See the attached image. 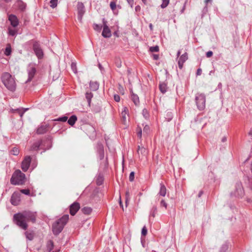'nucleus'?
Instances as JSON below:
<instances>
[{"label": "nucleus", "mask_w": 252, "mask_h": 252, "mask_svg": "<svg viewBox=\"0 0 252 252\" xmlns=\"http://www.w3.org/2000/svg\"><path fill=\"white\" fill-rule=\"evenodd\" d=\"M36 212L31 211H24L14 215L13 220L15 224L24 230L28 228L27 221L31 220L35 222L36 218Z\"/></svg>", "instance_id": "1"}, {"label": "nucleus", "mask_w": 252, "mask_h": 252, "mask_svg": "<svg viewBox=\"0 0 252 252\" xmlns=\"http://www.w3.org/2000/svg\"><path fill=\"white\" fill-rule=\"evenodd\" d=\"M2 83L6 88L11 92H14L16 88L15 78L8 72H4L1 76Z\"/></svg>", "instance_id": "2"}, {"label": "nucleus", "mask_w": 252, "mask_h": 252, "mask_svg": "<svg viewBox=\"0 0 252 252\" xmlns=\"http://www.w3.org/2000/svg\"><path fill=\"white\" fill-rule=\"evenodd\" d=\"M68 219L69 215H65L53 224L52 231L54 235H57L62 232Z\"/></svg>", "instance_id": "3"}, {"label": "nucleus", "mask_w": 252, "mask_h": 252, "mask_svg": "<svg viewBox=\"0 0 252 252\" xmlns=\"http://www.w3.org/2000/svg\"><path fill=\"white\" fill-rule=\"evenodd\" d=\"M10 181L14 185H23L25 182V175L20 170H16L13 173Z\"/></svg>", "instance_id": "4"}, {"label": "nucleus", "mask_w": 252, "mask_h": 252, "mask_svg": "<svg viewBox=\"0 0 252 252\" xmlns=\"http://www.w3.org/2000/svg\"><path fill=\"white\" fill-rule=\"evenodd\" d=\"M46 144H47V147L44 148L45 150L49 149L51 147L52 142L50 138H47L44 141L38 140L35 142L31 147L30 151H37L41 146L45 147Z\"/></svg>", "instance_id": "5"}, {"label": "nucleus", "mask_w": 252, "mask_h": 252, "mask_svg": "<svg viewBox=\"0 0 252 252\" xmlns=\"http://www.w3.org/2000/svg\"><path fill=\"white\" fill-rule=\"evenodd\" d=\"M195 100L198 109L202 110L205 108L206 99L204 94H197L195 97Z\"/></svg>", "instance_id": "6"}, {"label": "nucleus", "mask_w": 252, "mask_h": 252, "mask_svg": "<svg viewBox=\"0 0 252 252\" xmlns=\"http://www.w3.org/2000/svg\"><path fill=\"white\" fill-rule=\"evenodd\" d=\"M244 195V190L242 183L240 182L237 183L234 191L231 193V195L236 197H242Z\"/></svg>", "instance_id": "7"}, {"label": "nucleus", "mask_w": 252, "mask_h": 252, "mask_svg": "<svg viewBox=\"0 0 252 252\" xmlns=\"http://www.w3.org/2000/svg\"><path fill=\"white\" fill-rule=\"evenodd\" d=\"M103 29L102 35L105 38L110 37L111 36V32L107 25V21L105 19H102Z\"/></svg>", "instance_id": "8"}, {"label": "nucleus", "mask_w": 252, "mask_h": 252, "mask_svg": "<svg viewBox=\"0 0 252 252\" xmlns=\"http://www.w3.org/2000/svg\"><path fill=\"white\" fill-rule=\"evenodd\" d=\"M33 50L38 59H40L43 58V52L38 43L35 42L33 44Z\"/></svg>", "instance_id": "9"}, {"label": "nucleus", "mask_w": 252, "mask_h": 252, "mask_svg": "<svg viewBox=\"0 0 252 252\" xmlns=\"http://www.w3.org/2000/svg\"><path fill=\"white\" fill-rule=\"evenodd\" d=\"M78 19L81 21L83 15L85 13V7L82 2H79L77 3Z\"/></svg>", "instance_id": "10"}, {"label": "nucleus", "mask_w": 252, "mask_h": 252, "mask_svg": "<svg viewBox=\"0 0 252 252\" xmlns=\"http://www.w3.org/2000/svg\"><path fill=\"white\" fill-rule=\"evenodd\" d=\"M21 194L18 192H14L11 198V203L13 205H18L21 200Z\"/></svg>", "instance_id": "11"}, {"label": "nucleus", "mask_w": 252, "mask_h": 252, "mask_svg": "<svg viewBox=\"0 0 252 252\" xmlns=\"http://www.w3.org/2000/svg\"><path fill=\"white\" fill-rule=\"evenodd\" d=\"M31 162V158L30 156H27L24 159L22 162V169L24 171L26 172L29 169L30 163Z\"/></svg>", "instance_id": "12"}, {"label": "nucleus", "mask_w": 252, "mask_h": 252, "mask_svg": "<svg viewBox=\"0 0 252 252\" xmlns=\"http://www.w3.org/2000/svg\"><path fill=\"white\" fill-rule=\"evenodd\" d=\"M27 71L28 74V79L26 81V83L29 82L32 80L36 73V70L34 66H30L28 67Z\"/></svg>", "instance_id": "13"}, {"label": "nucleus", "mask_w": 252, "mask_h": 252, "mask_svg": "<svg viewBox=\"0 0 252 252\" xmlns=\"http://www.w3.org/2000/svg\"><path fill=\"white\" fill-rule=\"evenodd\" d=\"M8 20L10 22L11 25L13 28L17 27L19 25V20L15 15L10 14L8 16Z\"/></svg>", "instance_id": "14"}, {"label": "nucleus", "mask_w": 252, "mask_h": 252, "mask_svg": "<svg viewBox=\"0 0 252 252\" xmlns=\"http://www.w3.org/2000/svg\"><path fill=\"white\" fill-rule=\"evenodd\" d=\"M188 57L187 53H185L182 55L178 60V66L180 69H182L184 64V63L188 60Z\"/></svg>", "instance_id": "15"}, {"label": "nucleus", "mask_w": 252, "mask_h": 252, "mask_svg": "<svg viewBox=\"0 0 252 252\" xmlns=\"http://www.w3.org/2000/svg\"><path fill=\"white\" fill-rule=\"evenodd\" d=\"M80 205L78 203H74L70 207V213L72 216H74L79 210Z\"/></svg>", "instance_id": "16"}, {"label": "nucleus", "mask_w": 252, "mask_h": 252, "mask_svg": "<svg viewBox=\"0 0 252 252\" xmlns=\"http://www.w3.org/2000/svg\"><path fill=\"white\" fill-rule=\"evenodd\" d=\"M48 125H41L36 130V133L38 134H42L45 133L48 130Z\"/></svg>", "instance_id": "17"}, {"label": "nucleus", "mask_w": 252, "mask_h": 252, "mask_svg": "<svg viewBox=\"0 0 252 252\" xmlns=\"http://www.w3.org/2000/svg\"><path fill=\"white\" fill-rule=\"evenodd\" d=\"M16 5L21 11H24L26 7V4L21 0H18L16 2Z\"/></svg>", "instance_id": "18"}, {"label": "nucleus", "mask_w": 252, "mask_h": 252, "mask_svg": "<svg viewBox=\"0 0 252 252\" xmlns=\"http://www.w3.org/2000/svg\"><path fill=\"white\" fill-rule=\"evenodd\" d=\"M77 120V117L75 115H72L69 118L67 121V123L70 126H73L75 124Z\"/></svg>", "instance_id": "19"}, {"label": "nucleus", "mask_w": 252, "mask_h": 252, "mask_svg": "<svg viewBox=\"0 0 252 252\" xmlns=\"http://www.w3.org/2000/svg\"><path fill=\"white\" fill-rule=\"evenodd\" d=\"M166 193V189L165 186L163 184H160V190L158 193L159 195L165 196Z\"/></svg>", "instance_id": "20"}, {"label": "nucleus", "mask_w": 252, "mask_h": 252, "mask_svg": "<svg viewBox=\"0 0 252 252\" xmlns=\"http://www.w3.org/2000/svg\"><path fill=\"white\" fill-rule=\"evenodd\" d=\"M86 98L87 100L88 105L91 106V99L93 96V94L91 92H87L85 94Z\"/></svg>", "instance_id": "21"}, {"label": "nucleus", "mask_w": 252, "mask_h": 252, "mask_svg": "<svg viewBox=\"0 0 252 252\" xmlns=\"http://www.w3.org/2000/svg\"><path fill=\"white\" fill-rule=\"evenodd\" d=\"M131 99L136 105L139 104V97L137 94L132 93L131 94Z\"/></svg>", "instance_id": "22"}, {"label": "nucleus", "mask_w": 252, "mask_h": 252, "mask_svg": "<svg viewBox=\"0 0 252 252\" xmlns=\"http://www.w3.org/2000/svg\"><path fill=\"white\" fill-rule=\"evenodd\" d=\"M90 87L93 91H96L98 89L99 85L96 82H91L90 83Z\"/></svg>", "instance_id": "23"}, {"label": "nucleus", "mask_w": 252, "mask_h": 252, "mask_svg": "<svg viewBox=\"0 0 252 252\" xmlns=\"http://www.w3.org/2000/svg\"><path fill=\"white\" fill-rule=\"evenodd\" d=\"M159 88L160 92L162 93H165L166 92L167 90V85L166 83L162 82L160 83L159 85Z\"/></svg>", "instance_id": "24"}, {"label": "nucleus", "mask_w": 252, "mask_h": 252, "mask_svg": "<svg viewBox=\"0 0 252 252\" xmlns=\"http://www.w3.org/2000/svg\"><path fill=\"white\" fill-rule=\"evenodd\" d=\"M126 108H125V110L122 111V113H121V117H122V121H123V123L124 124H126V116L127 115V112L126 110Z\"/></svg>", "instance_id": "25"}, {"label": "nucleus", "mask_w": 252, "mask_h": 252, "mask_svg": "<svg viewBox=\"0 0 252 252\" xmlns=\"http://www.w3.org/2000/svg\"><path fill=\"white\" fill-rule=\"evenodd\" d=\"M11 53V48L10 44H7L5 49L4 54L6 56H9Z\"/></svg>", "instance_id": "26"}, {"label": "nucleus", "mask_w": 252, "mask_h": 252, "mask_svg": "<svg viewBox=\"0 0 252 252\" xmlns=\"http://www.w3.org/2000/svg\"><path fill=\"white\" fill-rule=\"evenodd\" d=\"M54 244L53 242L51 240H50L47 243V250L49 252H51L53 249Z\"/></svg>", "instance_id": "27"}, {"label": "nucleus", "mask_w": 252, "mask_h": 252, "mask_svg": "<svg viewBox=\"0 0 252 252\" xmlns=\"http://www.w3.org/2000/svg\"><path fill=\"white\" fill-rule=\"evenodd\" d=\"M25 235L27 239L29 240H32L33 238V234L32 232L26 231L25 232Z\"/></svg>", "instance_id": "28"}, {"label": "nucleus", "mask_w": 252, "mask_h": 252, "mask_svg": "<svg viewBox=\"0 0 252 252\" xmlns=\"http://www.w3.org/2000/svg\"><path fill=\"white\" fill-rule=\"evenodd\" d=\"M92 209L90 207H85L82 209L84 214L89 215L92 212Z\"/></svg>", "instance_id": "29"}, {"label": "nucleus", "mask_w": 252, "mask_h": 252, "mask_svg": "<svg viewBox=\"0 0 252 252\" xmlns=\"http://www.w3.org/2000/svg\"><path fill=\"white\" fill-rule=\"evenodd\" d=\"M11 154L17 156L19 153V150L18 148L15 147L12 148L10 152Z\"/></svg>", "instance_id": "30"}, {"label": "nucleus", "mask_w": 252, "mask_h": 252, "mask_svg": "<svg viewBox=\"0 0 252 252\" xmlns=\"http://www.w3.org/2000/svg\"><path fill=\"white\" fill-rule=\"evenodd\" d=\"M8 33L9 35L14 36L17 34V30L13 29L11 28H8Z\"/></svg>", "instance_id": "31"}, {"label": "nucleus", "mask_w": 252, "mask_h": 252, "mask_svg": "<svg viewBox=\"0 0 252 252\" xmlns=\"http://www.w3.org/2000/svg\"><path fill=\"white\" fill-rule=\"evenodd\" d=\"M137 152L138 154H141V155H145L146 153V149L144 147L140 148L139 146L138 147Z\"/></svg>", "instance_id": "32"}, {"label": "nucleus", "mask_w": 252, "mask_h": 252, "mask_svg": "<svg viewBox=\"0 0 252 252\" xmlns=\"http://www.w3.org/2000/svg\"><path fill=\"white\" fill-rule=\"evenodd\" d=\"M157 211V207L156 206H154L152 208V210L151 211L150 217H152L154 218L155 217Z\"/></svg>", "instance_id": "33"}, {"label": "nucleus", "mask_w": 252, "mask_h": 252, "mask_svg": "<svg viewBox=\"0 0 252 252\" xmlns=\"http://www.w3.org/2000/svg\"><path fill=\"white\" fill-rule=\"evenodd\" d=\"M50 6L54 8L57 6L58 0H51L50 1Z\"/></svg>", "instance_id": "34"}, {"label": "nucleus", "mask_w": 252, "mask_h": 252, "mask_svg": "<svg viewBox=\"0 0 252 252\" xmlns=\"http://www.w3.org/2000/svg\"><path fill=\"white\" fill-rule=\"evenodd\" d=\"M159 51V47L156 45L155 46H152L150 48V51L151 52H157Z\"/></svg>", "instance_id": "35"}, {"label": "nucleus", "mask_w": 252, "mask_h": 252, "mask_svg": "<svg viewBox=\"0 0 252 252\" xmlns=\"http://www.w3.org/2000/svg\"><path fill=\"white\" fill-rule=\"evenodd\" d=\"M169 0H162V3L160 6L162 8H165L169 4Z\"/></svg>", "instance_id": "36"}, {"label": "nucleus", "mask_w": 252, "mask_h": 252, "mask_svg": "<svg viewBox=\"0 0 252 252\" xmlns=\"http://www.w3.org/2000/svg\"><path fill=\"white\" fill-rule=\"evenodd\" d=\"M67 117L66 116H63L62 117H60L58 118L57 119H55L54 121H61V122H66L67 120Z\"/></svg>", "instance_id": "37"}, {"label": "nucleus", "mask_w": 252, "mask_h": 252, "mask_svg": "<svg viewBox=\"0 0 252 252\" xmlns=\"http://www.w3.org/2000/svg\"><path fill=\"white\" fill-rule=\"evenodd\" d=\"M28 110V108L25 109L24 111H23L22 109H17L15 110V111L17 112L20 115L21 117H22L24 112Z\"/></svg>", "instance_id": "38"}, {"label": "nucleus", "mask_w": 252, "mask_h": 252, "mask_svg": "<svg viewBox=\"0 0 252 252\" xmlns=\"http://www.w3.org/2000/svg\"><path fill=\"white\" fill-rule=\"evenodd\" d=\"M102 26L100 25H98L96 24L94 25V30L97 31H100L102 29Z\"/></svg>", "instance_id": "39"}, {"label": "nucleus", "mask_w": 252, "mask_h": 252, "mask_svg": "<svg viewBox=\"0 0 252 252\" xmlns=\"http://www.w3.org/2000/svg\"><path fill=\"white\" fill-rule=\"evenodd\" d=\"M110 6L112 10L114 11L116 8V3L115 1H111L110 3Z\"/></svg>", "instance_id": "40"}, {"label": "nucleus", "mask_w": 252, "mask_h": 252, "mask_svg": "<svg viewBox=\"0 0 252 252\" xmlns=\"http://www.w3.org/2000/svg\"><path fill=\"white\" fill-rule=\"evenodd\" d=\"M147 233V229L145 226H144L142 229L141 234L143 236H145Z\"/></svg>", "instance_id": "41"}, {"label": "nucleus", "mask_w": 252, "mask_h": 252, "mask_svg": "<svg viewBox=\"0 0 252 252\" xmlns=\"http://www.w3.org/2000/svg\"><path fill=\"white\" fill-rule=\"evenodd\" d=\"M134 172H131L130 173L129 176V180L130 182H132L134 180Z\"/></svg>", "instance_id": "42"}, {"label": "nucleus", "mask_w": 252, "mask_h": 252, "mask_svg": "<svg viewBox=\"0 0 252 252\" xmlns=\"http://www.w3.org/2000/svg\"><path fill=\"white\" fill-rule=\"evenodd\" d=\"M20 192L23 194H26V195L30 194V190L29 189H21Z\"/></svg>", "instance_id": "43"}, {"label": "nucleus", "mask_w": 252, "mask_h": 252, "mask_svg": "<svg viewBox=\"0 0 252 252\" xmlns=\"http://www.w3.org/2000/svg\"><path fill=\"white\" fill-rule=\"evenodd\" d=\"M160 205L161 207L163 206V207H165V209H166L167 206V203L165 202V201L163 199H162L161 200Z\"/></svg>", "instance_id": "44"}, {"label": "nucleus", "mask_w": 252, "mask_h": 252, "mask_svg": "<svg viewBox=\"0 0 252 252\" xmlns=\"http://www.w3.org/2000/svg\"><path fill=\"white\" fill-rule=\"evenodd\" d=\"M71 68L73 70V71L76 73L77 72V69H76V64L74 63H71Z\"/></svg>", "instance_id": "45"}, {"label": "nucleus", "mask_w": 252, "mask_h": 252, "mask_svg": "<svg viewBox=\"0 0 252 252\" xmlns=\"http://www.w3.org/2000/svg\"><path fill=\"white\" fill-rule=\"evenodd\" d=\"M126 205H127V202H128V199L129 198V192L128 191H127L126 192Z\"/></svg>", "instance_id": "46"}, {"label": "nucleus", "mask_w": 252, "mask_h": 252, "mask_svg": "<svg viewBox=\"0 0 252 252\" xmlns=\"http://www.w3.org/2000/svg\"><path fill=\"white\" fill-rule=\"evenodd\" d=\"M206 55L207 58H210L212 56L213 52L211 51H209L206 53Z\"/></svg>", "instance_id": "47"}, {"label": "nucleus", "mask_w": 252, "mask_h": 252, "mask_svg": "<svg viewBox=\"0 0 252 252\" xmlns=\"http://www.w3.org/2000/svg\"><path fill=\"white\" fill-rule=\"evenodd\" d=\"M114 99L116 102H119L120 100V97L118 94L114 95Z\"/></svg>", "instance_id": "48"}, {"label": "nucleus", "mask_w": 252, "mask_h": 252, "mask_svg": "<svg viewBox=\"0 0 252 252\" xmlns=\"http://www.w3.org/2000/svg\"><path fill=\"white\" fill-rule=\"evenodd\" d=\"M143 114L144 117L145 118H147L148 117V115L147 110L146 109H143Z\"/></svg>", "instance_id": "49"}, {"label": "nucleus", "mask_w": 252, "mask_h": 252, "mask_svg": "<svg viewBox=\"0 0 252 252\" xmlns=\"http://www.w3.org/2000/svg\"><path fill=\"white\" fill-rule=\"evenodd\" d=\"M149 129H150V128H149V126H146L143 129V131L144 132L148 133L149 130Z\"/></svg>", "instance_id": "50"}, {"label": "nucleus", "mask_w": 252, "mask_h": 252, "mask_svg": "<svg viewBox=\"0 0 252 252\" xmlns=\"http://www.w3.org/2000/svg\"><path fill=\"white\" fill-rule=\"evenodd\" d=\"M128 4L130 5L131 7H132L133 0H126Z\"/></svg>", "instance_id": "51"}, {"label": "nucleus", "mask_w": 252, "mask_h": 252, "mask_svg": "<svg viewBox=\"0 0 252 252\" xmlns=\"http://www.w3.org/2000/svg\"><path fill=\"white\" fill-rule=\"evenodd\" d=\"M137 135L139 137L141 138L142 136V130L140 128L139 130L137 131Z\"/></svg>", "instance_id": "52"}, {"label": "nucleus", "mask_w": 252, "mask_h": 252, "mask_svg": "<svg viewBox=\"0 0 252 252\" xmlns=\"http://www.w3.org/2000/svg\"><path fill=\"white\" fill-rule=\"evenodd\" d=\"M202 73V70L201 68H198L196 72L197 75H200Z\"/></svg>", "instance_id": "53"}, {"label": "nucleus", "mask_w": 252, "mask_h": 252, "mask_svg": "<svg viewBox=\"0 0 252 252\" xmlns=\"http://www.w3.org/2000/svg\"><path fill=\"white\" fill-rule=\"evenodd\" d=\"M153 58L154 60H157L158 59V55L156 54L153 55Z\"/></svg>", "instance_id": "54"}, {"label": "nucleus", "mask_w": 252, "mask_h": 252, "mask_svg": "<svg viewBox=\"0 0 252 252\" xmlns=\"http://www.w3.org/2000/svg\"><path fill=\"white\" fill-rule=\"evenodd\" d=\"M135 9L136 11H138L140 10V6L139 5H137L135 7Z\"/></svg>", "instance_id": "55"}, {"label": "nucleus", "mask_w": 252, "mask_h": 252, "mask_svg": "<svg viewBox=\"0 0 252 252\" xmlns=\"http://www.w3.org/2000/svg\"><path fill=\"white\" fill-rule=\"evenodd\" d=\"M226 141V137L225 136H224L221 139V141L222 142H224Z\"/></svg>", "instance_id": "56"}, {"label": "nucleus", "mask_w": 252, "mask_h": 252, "mask_svg": "<svg viewBox=\"0 0 252 252\" xmlns=\"http://www.w3.org/2000/svg\"><path fill=\"white\" fill-rule=\"evenodd\" d=\"M228 248V246L227 245H224L222 246V249H224V250H226Z\"/></svg>", "instance_id": "57"}, {"label": "nucleus", "mask_w": 252, "mask_h": 252, "mask_svg": "<svg viewBox=\"0 0 252 252\" xmlns=\"http://www.w3.org/2000/svg\"><path fill=\"white\" fill-rule=\"evenodd\" d=\"M149 28L150 29V30L152 31L153 30V25L152 24H150L149 25Z\"/></svg>", "instance_id": "58"}, {"label": "nucleus", "mask_w": 252, "mask_h": 252, "mask_svg": "<svg viewBox=\"0 0 252 252\" xmlns=\"http://www.w3.org/2000/svg\"><path fill=\"white\" fill-rule=\"evenodd\" d=\"M180 54H181V51H180V50H179V51H178V52H177V57H179V56L180 55Z\"/></svg>", "instance_id": "59"}, {"label": "nucleus", "mask_w": 252, "mask_h": 252, "mask_svg": "<svg viewBox=\"0 0 252 252\" xmlns=\"http://www.w3.org/2000/svg\"><path fill=\"white\" fill-rule=\"evenodd\" d=\"M202 193H203L202 191H200L198 194V197H200L202 195Z\"/></svg>", "instance_id": "60"}, {"label": "nucleus", "mask_w": 252, "mask_h": 252, "mask_svg": "<svg viewBox=\"0 0 252 252\" xmlns=\"http://www.w3.org/2000/svg\"><path fill=\"white\" fill-rule=\"evenodd\" d=\"M120 206H121L122 208H123V205H122V201H121V199L120 200ZM123 210H124V208H123Z\"/></svg>", "instance_id": "61"}, {"label": "nucleus", "mask_w": 252, "mask_h": 252, "mask_svg": "<svg viewBox=\"0 0 252 252\" xmlns=\"http://www.w3.org/2000/svg\"><path fill=\"white\" fill-rule=\"evenodd\" d=\"M6 2H9L11 1V0H3Z\"/></svg>", "instance_id": "62"}, {"label": "nucleus", "mask_w": 252, "mask_h": 252, "mask_svg": "<svg viewBox=\"0 0 252 252\" xmlns=\"http://www.w3.org/2000/svg\"><path fill=\"white\" fill-rule=\"evenodd\" d=\"M142 1H143V3H146L147 0H142Z\"/></svg>", "instance_id": "63"}, {"label": "nucleus", "mask_w": 252, "mask_h": 252, "mask_svg": "<svg viewBox=\"0 0 252 252\" xmlns=\"http://www.w3.org/2000/svg\"><path fill=\"white\" fill-rule=\"evenodd\" d=\"M211 0H206L205 2L207 3L208 2L210 1Z\"/></svg>", "instance_id": "64"}]
</instances>
